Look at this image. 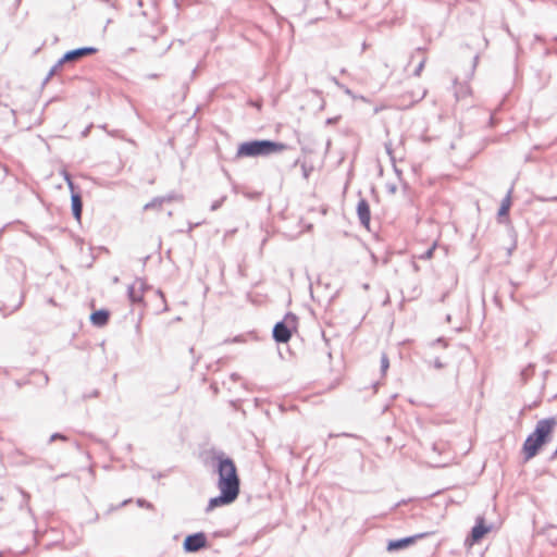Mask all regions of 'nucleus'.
<instances>
[{"label":"nucleus","instance_id":"obj_37","mask_svg":"<svg viewBox=\"0 0 557 557\" xmlns=\"http://www.w3.org/2000/svg\"><path fill=\"white\" fill-rule=\"evenodd\" d=\"M159 75L158 74H149L148 75V78H151V79H154V78H158Z\"/></svg>","mask_w":557,"mask_h":557},{"label":"nucleus","instance_id":"obj_3","mask_svg":"<svg viewBox=\"0 0 557 557\" xmlns=\"http://www.w3.org/2000/svg\"><path fill=\"white\" fill-rule=\"evenodd\" d=\"M287 149V145L271 139H252L238 145L236 158L268 157Z\"/></svg>","mask_w":557,"mask_h":557},{"label":"nucleus","instance_id":"obj_30","mask_svg":"<svg viewBox=\"0 0 557 557\" xmlns=\"http://www.w3.org/2000/svg\"><path fill=\"white\" fill-rule=\"evenodd\" d=\"M339 120V116L329 117L326 124H335Z\"/></svg>","mask_w":557,"mask_h":557},{"label":"nucleus","instance_id":"obj_36","mask_svg":"<svg viewBox=\"0 0 557 557\" xmlns=\"http://www.w3.org/2000/svg\"><path fill=\"white\" fill-rule=\"evenodd\" d=\"M231 379H232L233 381H237V380L239 379V375H238L237 373H232V374H231Z\"/></svg>","mask_w":557,"mask_h":557},{"label":"nucleus","instance_id":"obj_27","mask_svg":"<svg viewBox=\"0 0 557 557\" xmlns=\"http://www.w3.org/2000/svg\"><path fill=\"white\" fill-rule=\"evenodd\" d=\"M385 149H386V152L387 154L391 157V159L393 160V156H392V144L388 143V144H385Z\"/></svg>","mask_w":557,"mask_h":557},{"label":"nucleus","instance_id":"obj_9","mask_svg":"<svg viewBox=\"0 0 557 557\" xmlns=\"http://www.w3.org/2000/svg\"><path fill=\"white\" fill-rule=\"evenodd\" d=\"M147 285L144 280L136 278L135 283L127 288V297L132 304H141L144 301V292Z\"/></svg>","mask_w":557,"mask_h":557},{"label":"nucleus","instance_id":"obj_47","mask_svg":"<svg viewBox=\"0 0 557 557\" xmlns=\"http://www.w3.org/2000/svg\"><path fill=\"white\" fill-rule=\"evenodd\" d=\"M437 449V444H434L433 445V450H436Z\"/></svg>","mask_w":557,"mask_h":557},{"label":"nucleus","instance_id":"obj_43","mask_svg":"<svg viewBox=\"0 0 557 557\" xmlns=\"http://www.w3.org/2000/svg\"><path fill=\"white\" fill-rule=\"evenodd\" d=\"M345 92H346L347 95H350V94H351L350 89H348V88H345Z\"/></svg>","mask_w":557,"mask_h":557},{"label":"nucleus","instance_id":"obj_41","mask_svg":"<svg viewBox=\"0 0 557 557\" xmlns=\"http://www.w3.org/2000/svg\"><path fill=\"white\" fill-rule=\"evenodd\" d=\"M213 535L214 536H220V535H223V532H214Z\"/></svg>","mask_w":557,"mask_h":557},{"label":"nucleus","instance_id":"obj_24","mask_svg":"<svg viewBox=\"0 0 557 557\" xmlns=\"http://www.w3.org/2000/svg\"><path fill=\"white\" fill-rule=\"evenodd\" d=\"M131 502H132V499H131V498H129V499H125V500H123L119 506H116V507H113V506H112V507H110V509L108 510V512H111L112 510H115V509L122 508V507L126 506L127 504H129Z\"/></svg>","mask_w":557,"mask_h":557},{"label":"nucleus","instance_id":"obj_31","mask_svg":"<svg viewBox=\"0 0 557 557\" xmlns=\"http://www.w3.org/2000/svg\"><path fill=\"white\" fill-rule=\"evenodd\" d=\"M69 63V61H63V57L53 65L57 66V70L63 64Z\"/></svg>","mask_w":557,"mask_h":557},{"label":"nucleus","instance_id":"obj_49","mask_svg":"<svg viewBox=\"0 0 557 557\" xmlns=\"http://www.w3.org/2000/svg\"><path fill=\"white\" fill-rule=\"evenodd\" d=\"M21 0H17V2H20Z\"/></svg>","mask_w":557,"mask_h":557},{"label":"nucleus","instance_id":"obj_15","mask_svg":"<svg viewBox=\"0 0 557 557\" xmlns=\"http://www.w3.org/2000/svg\"><path fill=\"white\" fill-rule=\"evenodd\" d=\"M165 202V197H154L151 201L144 206V210L159 209Z\"/></svg>","mask_w":557,"mask_h":557},{"label":"nucleus","instance_id":"obj_39","mask_svg":"<svg viewBox=\"0 0 557 557\" xmlns=\"http://www.w3.org/2000/svg\"><path fill=\"white\" fill-rule=\"evenodd\" d=\"M416 51H417V52H419V53H420V52H424V51H425V48H421V47H419V48H417V50H416Z\"/></svg>","mask_w":557,"mask_h":557},{"label":"nucleus","instance_id":"obj_26","mask_svg":"<svg viewBox=\"0 0 557 557\" xmlns=\"http://www.w3.org/2000/svg\"><path fill=\"white\" fill-rule=\"evenodd\" d=\"M57 66H52L47 75V77L45 78L44 83H47L57 72Z\"/></svg>","mask_w":557,"mask_h":557},{"label":"nucleus","instance_id":"obj_42","mask_svg":"<svg viewBox=\"0 0 557 557\" xmlns=\"http://www.w3.org/2000/svg\"><path fill=\"white\" fill-rule=\"evenodd\" d=\"M44 377H45V383L47 384V383H48V381H49V377H48V375H47V374H44Z\"/></svg>","mask_w":557,"mask_h":557},{"label":"nucleus","instance_id":"obj_6","mask_svg":"<svg viewBox=\"0 0 557 557\" xmlns=\"http://www.w3.org/2000/svg\"><path fill=\"white\" fill-rule=\"evenodd\" d=\"M219 491H220V494L218 496H214L209 499L207 508H206L207 512L212 511L215 508L233 504L239 495L235 492L224 490V488H219Z\"/></svg>","mask_w":557,"mask_h":557},{"label":"nucleus","instance_id":"obj_11","mask_svg":"<svg viewBox=\"0 0 557 557\" xmlns=\"http://www.w3.org/2000/svg\"><path fill=\"white\" fill-rule=\"evenodd\" d=\"M357 215L359 222L362 226L369 230L370 221H371V210L370 205L367 199L360 198L357 203Z\"/></svg>","mask_w":557,"mask_h":557},{"label":"nucleus","instance_id":"obj_48","mask_svg":"<svg viewBox=\"0 0 557 557\" xmlns=\"http://www.w3.org/2000/svg\"><path fill=\"white\" fill-rule=\"evenodd\" d=\"M158 294H159L161 297H163V294H162V292H161V290H158Z\"/></svg>","mask_w":557,"mask_h":557},{"label":"nucleus","instance_id":"obj_8","mask_svg":"<svg viewBox=\"0 0 557 557\" xmlns=\"http://www.w3.org/2000/svg\"><path fill=\"white\" fill-rule=\"evenodd\" d=\"M428 533H418L411 536H406L401 539L391 540L387 543L386 549L388 552H397L401 550L404 548L409 547L410 545L414 544L417 540L422 539L426 536Z\"/></svg>","mask_w":557,"mask_h":557},{"label":"nucleus","instance_id":"obj_17","mask_svg":"<svg viewBox=\"0 0 557 557\" xmlns=\"http://www.w3.org/2000/svg\"><path fill=\"white\" fill-rule=\"evenodd\" d=\"M389 367V360H388V357L386 354H383L382 357H381V371L382 373H385L386 370L388 369Z\"/></svg>","mask_w":557,"mask_h":557},{"label":"nucleus","instance_id":"obj_18","mask_svg":"<svg viewBox=\"0 0 557 557\" xmlns=\"http://www.w3.org/2000/svg\"><path fill=\"white\" fill-rule=\"evenodd\" d=\"M425 62H426V58H425V57H423V58L421 59V61L418 63V65H417V67L414 69V71H413V75H414V76H420V75H421V72H422V70H423V67H424V65H425Z\"/></svg>","mask_w":557,"mask_h":557},{"label":"nucleus","instance_id":"obj_13","mask_svg":"<svg viewBox=\"0 0 557 557\" xmlns=\"http://www.w3.org/2000/svg\"><path fill=\"white\" fill-rule=\"evenodd\" d=\"M72 214L75 220L81 221L83 212V199L78 191L71 193Z\"/></svg>","mask_w":557,"mask_h":557},{"label":"nucleus","instance_id":"obj_1","mask_svg":"<svg viewBox=\"0 0 557 557\" xmlns=\"http://www.w3.org/2000/svg\"><path fill=\"white\" fill-rule=\"evenodd\" d=\"M214 472L218 474V488L240 493V478L235 461L223 450H212Z\"/></svg>","mask_w":557,"mask_h":557},{"label":"nucleus","instance_id":"obj_10","mask_svg":"<svg viewBox=\"0 0 557 557\" xmlns=\"http://www.w3.org/2000/svg\"><path fill=\"white\" fill-rule=\"evenodd\" d=\"M97 51L98 50L95 47H79L72 49L63 54V61H69V63L76 62L87 55L95 54Z\"/></svg>","mask_w":557,"mask_h":557},{"label":"nucleus","instance_id":"obj_23","mask_svg":"<svg viewBox=\"0 0 557 557\" xmlns=\"http://www.w3.org/2000/svg\"><path fill=\"white\" fill-rule=\"evenodd\" d=\"M225 199H226V197L223 196L222 198L213 201L212 205H211V210L212 211L218 210L222 206V203L224 202Z\"/></svg>","mask_w":557,"mask_h":557},{"label":"nucleus","instance_id":"obj_38","mask_svg":"<svg viewBox=\"0 0 557 557\" xmlns=\"http://www.w3.org/2000/svg\"><path fill=\"white\" fill-rule=\"evenodd\" d=\"M197 225H199V224H198V223H197V224H189L188 232H191V231H193V228H194L195 226H197Z\"/></svg>","mask_w":557,"mask_h":557},{"label":"nucleus","instance_id":"obj_28","mask_svg":"<svg viewBox=\"0 0 557 557\" xmlns=\"http://www.w3.org/2000/svg\"><path fill=\"white\" fill-rule=\"evenodd\" d=\"M98 395H99V392L97 389H95L90 394L84 395V398L98 397Z\"/></svg>","mask_w":557,"mask_h":557},{"label":"nucleus","instance_id":"obj_20","mask_svg":"<svg viewBox=\"0 0 557 557\" xmlns=\"http://www.w3.org/2000/svg\"><path fill=\"white\" fill-rule=\"evenodd\" d=\"M57 440H60V441H64V442H66L69 438H67V436H66V435H64L63 433H58V432H57V433H53V434L50 436V438H49V443H52V442H54V441H57Z\"/></svg>","mask_w":557,"mask_h":557},{"label":"nucleus","instance_id":"obj_14","mask_svg":"<svg viewBox=\"0 0 557 557\" xmlns=\"http://www.w3.org/2000/svg\"><path fill=\"white\" fill-rule=\"evenodd\" d=\"M511 193H512V187L508 190L507 195L502 200L500 207L497 212L499 221H502V218L509 215V210H510V206H511Z\"/></svg>","mask_w":557,"mask_h":557},{"label":"nucleus","instance_id":"obj_22","mask_svg":"<svg viewBox=\"0 0 557 557\" xmlns=\"http://www.w3.org/2000/svg\"><path fill=\"white\" fill-rule=\"evenodd\" d=\"M435 247H436V245L434 244L432 247H430L425 252H423L420 256V259H423V260L431 259L433 256V252L435 250Z\"/></svg>","mask_w":557,"mask_h":557},{"label":"nucleus","instance_id":"obj_7","mask_svg":"<svg viewBox=\"0 0 557 557\" xmlns=\"http://www.w3.org/2000/svg\"><path fill=\"white\" fill-rule=\"evenodd\" d=\"M492 529V525L486 524L484 517L479 516L475 519V524L472 527L470 534L466 539V543L473 545L479 543Z\"/></svg>","mask_w":557,"mask_h":557},{"label":"nucleus","instance_id":"obj_19","mask_svg":"<svg viewBox=\"0 0 557 557\" xmlns=\"http://www.w3.org/2000/svg\"><path fill=\"white\" fill-rule=\"evenodd\" d=\"M469 92V87L466 85H461L460 89L456 90V98H463Z\"/></svg>","mask_w":557,"mask_h":557},{"label":"nucleus","instance_id":"obj_12","mask_svg":"<svg viewBox=\"0 0 557 557\" xmlns=\"http://www.w3.org/2000/svg\"><path fill=\"white\" fill-rule=\"evenodd\" d=\"M110 319V311L107 309L95 310L90 314V322L94 326L102 327L108 324Z\"/></svg>","mask_w":557,"mask_h":557},{"label":"nucleus","instance_id":"obj_29","mask_svg":"<svg viewBox=\"0 0 557 557\" xmlns=\"http://www.w3.org/2000/svg\"><path fill=\"white\" fill-rule=\"evenodd\" d=\"M478 60H479V57L475 55L473 58V62H472V66H471V74H473L474 70H475V66H476V63H478Z\"/></svg>","mask_w":557,"mask_h":557},{"label":"nucleus","instance_id":"obj_5","mask_svg":"<svg viewBox=\"0 0 557 557\" xmlns=\"http://www.w3.org/2000/svg\"><path fill=\"white\" fill-rule=\"evenodd\" d=\"M209 542L205 532H196L188 534L183 541V549L185 553H198L201 549L208 548Z\"/></svg>","mask_w":557,"mask_h":557},{"label":"nucleus","instance_id":"obj_35","mask_svg":"<svg viewBox=\"0 0 557 557\" xmlns=\"http://www.w3.org/2000/svg\"><path fill=\"white\" fill-rule=\"evenodd\" d=\"M440 343H443L444 345H446V344H445L444 338H442V337H440V338H437L436 341H434V342H433V345H434V344H440Z\"/></svg>","mask_w":557,"mask_h":557},{"label":"nucleus","instance_id":"obj_33","mask_svg":"<svg viewBox=\"0 0 557 557\" xmlns=\"http://www.w3.org/2000/svg\"><path fill=\"white\" fill-rule=\"evenodd\" d=\"M164 197H165V202L166 201L170 202V201L176 199V195H168V196H164Z\"/></svg>","mask_w":557,"mask_h":557},{"label":"nucleus","instance_id":"obj_2","mask_svg":"<svg viewBox=\"0 0 557 557\" xmlns=\"http://www.w3.org/2000/svg\"><path fill=\"white\" fill-rule=\"evenodd\" d=\"M556 425L557 419L554 417L537 421L534 431L528 435L522 446L525 460L534 458L542 446L549 442Z\"/></svg>","mask_w":557,"mask_h":557},{"label":"nucleus","instance_id":"obj_40","mask_svg":"<svg viewBox=\"0 0 557 557\" xmlns=\"http://www.w3.org/2000/svg\"><path fill=\"white\" fill-rule=\"evenodd\" d=\"M302 170H304V176H305V177H308V173H307V170H306V166H305V165H302Z\"/></svg>","mask_w":557,"mask_h":557},{"label":"nucleus","instance_id":"obj_45","mask_svg":"<svg viewBox=\"0 0 557 557\" xmlns=\"http://www.w3.org/2000/svg\"><path fill=\"white\" fill-rule=\"evenodd\" d=\"M113 282H114V283H117V282H119V277H117V276H115V277L113 278Z\"/></svg>","mask_w":557,"mask_h":557},{"label":"nucleus","instance_id":"obj_46","mask_svg":"<svg viewBox=\"0 0 557 557\" xmlns=\"http://www.w3.org/2000/svg\"><path fill=\"white\" fill-rule=\"evenodd\" d=\"M151 39H152V41H156L157 40V36H154V35L151 36Z\"/></svg>","mask_w":557,"mask_h":557},{"label":"nucleus","instance_id":"obj_25","mask_svg":"<svg viewBox=\"0 0 557 557\" xmlns=\"http://www.w3.org/2000/svg\"><path fill=\"white\" fill-rule=\"evenodd\" d=\"M433 367L435 369H443L445 367V364L441 361L440 358H435L434 361H433Z\"/></svg>","mask_w":557,"mask_h":557},{"label":"nucleus","instance_id":"obj_4","mask_svg":"<svg viewBox=\"0 0 557 557\" xmlns=\"http://www.w3.org/2000/svg\"><path fill=\"white\" fill-rule=\"evenodd\" d=\"M297 317L292 312H287L283 320L274 324L272 330L273 339L276 343H287L290 339L293 332L297 330Z\"/></svg>","mask_w":557,"mask_h":557},{"label":"nucleus","instance_id":"obj_16","mask_svg":"<svg viewBox=\"0 0 557 557\" xmlns=\"http://www.w3.org/2000/svg\"><path fill=\"white\" fill-rule=\"evenodd\" d=\"M63 176H64V181L66 182L67 184V187L69 189L71 190V193H74L75 191V185H74V182L72 180V176L70 173L67 172H64L63 173Z\"/></svg>","mask_w":557,"mask_h":557},{"label":"nucleus","instance_id":"obj_21","mask_svg":"<svg viewBox=\"0 0 557 557\" xmlns=\"http://www.w3.org/2000/svg\"><path fill=\"white\" fill-rule=\"evenodd\" d=\"M136 504L141 508L152 509L153 505L144 498H138Z\"/></svg>","mask_w":557,"mask_h":557},{"label":"nucleus","instance_id":"obj_34","mask_svg":"<svg viewBox=\"0 0 557 557\" xmlns=\"http://www.w3.org/2000/svg\"><path fill=\"white\" fill-rule=\"evenodd\" d=\"M542 200L543 201H557V195L554 197H549V198H543Z\"/></svg>","mask_w":557,"mask_h":557},{"label":"nucleus","instance_id":"obj_44","mask_svg":"<svg viewBox=\"0 0 557 557\" xmlns=\"http://www.w3.org/2000/svg\"><path fill=\"white\" fill-rule=\"evenodd\" d=\"M450 319H451L450 314H447V315H446V321H448V322H449V321H450Z\"/></svg>","mask_w":557,"mask_h":557},{"label":"nucleus","instance_id":"obj_32","mask_svg":"<svg viewBox=\"0 0 557 557\" xmlns=\"http://www.w3.org/2000/svg\"><path fill=\"white\" fill-rule=\"evenodd\" d=\"M22 304H23V296L21 297L18 304L11 310L10 313L16 311L22 306Z\"/></svg>","mask_w":557,"mask_h":557}]
</instances>
